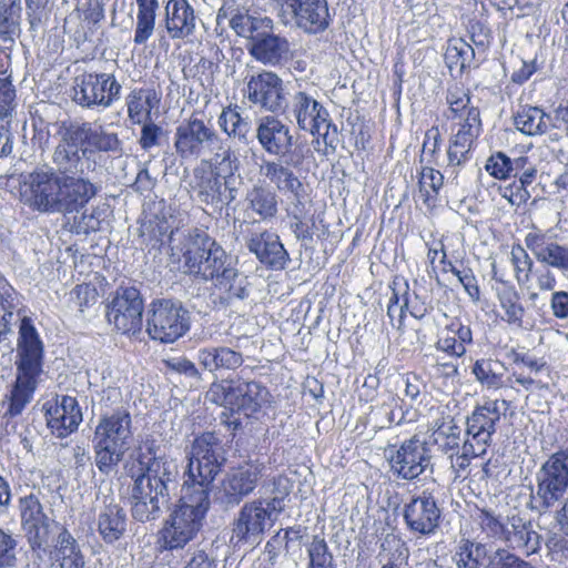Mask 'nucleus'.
Listing matches in <instances>:
<instances>
[{
  "instance_id": "nucleus-1",
  "label": "nucleus",
  "mask_w": 568,
  "mask_h": 568,
  "mask_svg": "<svg viewBox=\"0 0 568 568\" xmlns=\"http://www.w3.org/2000/svg\"><path fill=\"white\" fill-rule=\"evenodd\" d=\"M20 200L40 213L71 214L82 210L98 193L87 178L59 175L42 166L21 175Z\"/></svg>"
},
{
  "instance_id": "nucleus-2",
  "label": "nucleus",
  "mask_w": 568,
  "mask_h": 568,
  "mask_svg": "<svg viewBox=\"0 0 568 568\" xmlns=\"http://www.w3.org/2000/svg\"><path fill=\"white\" fill-rule=\"evenodd\" d=\"M145 452L138 456L141 473L132 488V517L141 523L154 520L161 507L169 501L170 487L174 483L175 466L164 458L160 447L146 440Z\"/></svg>"
},
{
  "instance_id": "nucleus-3",
  "label": "nucleus",
  "mask_w": 568,
  "mask_h": 568,
  "mask_svg": "<svg viewBox=\"0 0 568 568\" xmlns=\"http://www.w3.org/2000/svg\"><path fill=\"white\" fill-rule=\"evenodd\" d=\"M44 345L33 320L23 315L18 327L16 348L17 381L7 403L3 417L22 413L32 399L38 377L42 372ZM6 403H3V406Z\"/></svg>"
},
{
  "instance_id": "nucleus-4",
  "label": "nucleus",
  "mask_w": 568,
  "mask_h": 568,
  "mask_svg": "<svg viewBox=\"0 0 568 568\" xmlns=\"http://www.w3.org/2000/svg\"><path fill=\"white\" fill-rule=\"evenodd\" d=\"M530 509L538 515L554 514L561 529H568V448L551 453L539 466Z\"/></svg>"
},
{
  "instance_id": "nucleus-5",
  "label": "nucleus",
  "mask_w": 568,
  "mask_h": 568,
  "mask_svg": "<svg viewBox=\"0 0 568 568\" xmlns=\"http://www.w3.org/2000/svg\"><path fill=\"white\" fill-rule=\"evenodd\" d=\"M210 508L209 491L182 488L179 505L171 511L160 531L163 547L168 550L182 549L200 532Z\"/></svg>"
},
{
  "instance_id": "nucleus-6",
  "label": "nucleus",
  "mask_w": 568,
  "mask_h": 568,
  "mask_svg": "<svg viewBox=\"0 0 568 568\" xmlns=\"http://www.w3.org/2000/svg\"><path fill=\"white\" fill-rule=\"evenodd\" d=\"M131 416L116 410L100 418L93 436V449L98 469L109 475L122 462L132 437Z\"/></svg>"
},
{
  "instance_id": "nucleus-7",
  "label": "nucleus",
  "mask_w": 568,
  "mask_h": 568,
  "mask_svg": "<svg viewBox=\"0 0 568 568\" xmlns=\"http://www.w3.org/2000/svg\"><path fill=\"white\" fill-rule=\"evenodd\" d=\"M501 405H505V400L501 402ZM500 416V403L489 400L483 406L476 407L467 418L466 439L462 447V454L456 457L450 455V466L456 478L466 477L471 457H479L486 453Z\"/></svg>"
},
{
  "instance_id": "nucleus-8",
  "label": "nucleus",
  "mask_w": 568,
  "mask_h": 568,
  "mask_svg": "<svg viewBox=\"0 0 568 568\" xmlns=\"http://www.w3.org/2000/svg\"><path fill=\"white\" fill-rule=\"evenodd\" d=\"M288 489L280 490L272 498H258L245 503L233 523L232 540L236 544L260 542L264 532L271 529L284 511Z\"/></svg>"
},
{
  "instance_id": "nucleus-9",
  "label": "nucleus",
  "mask_w": 568,
  "mask_h": 568,
  "mask_svg": "<svg viewBox=\"0 0 568 568\" xmlns=\"http://www.w3.org/2000/svg\"><path fill=\"white\" fill-rule=\"evenodd\" d=\"M184 272L215 282L233 264L231 256L205 233L184 236L182 247Z\"/></svg>"
},
{
  "instance_id": "nucleus-10",
  "label": "nucleus",
  "mask_w": 568,
  "mask_h": 568,
  "mask_svg": "<svg viewBox=\"0 0 568 568\" xmlns=\"http://www.w3.org/2000/svg\"><path fill=\"white\" fill-rule=\"evenodd\" d=\"M231 164V152H224L217 164L194 169L193 190L200 202L215 210H222L234 202L239 195L240 181L232 169L224 173L223 166Z\"/></svg>"
},
{
  "instance_id": "nucleus-11",
  "label": "nucleus",
  "mask_w": 568,
  "mask_h": 568,
  "mask_svg": "<svg viewBox=\"0 0 568 568\" xmlns=\"http://www.w3.org/2000/svg\"><path fill=\"white\" fill-rule=\"evenodd\" d=\"M268 390L256 382L222 379L211 384L206 399L246 418L268 403Z\"/></svg>"
},
{
  "instance_id": "nucleus-12",
  "label": "nucleus",
  "mask_w": 568,
  "mask_h": 568,
  "mask_svg": "<svg viewBox=\"0 0 568 568\" xmlns=\"http://www.w3.org/2000/svg\"><path fill=\"white\" fill-rule=\"evenodd\" d=\"M187 479L183 488L201 487L209 491V486L221 471L225 463L224 450L217 436L204 433L196 437L187 456Z\"/></svg>"
},
{
  "instance_id": "nucleus-13",
  "label": "nucleus",
  "mask_w": 568,
  "mask_h": 568,
  "mask_svg": "<svg viewBox=\"0 0 568 568\" xmlns=\"http://www.w3.org/2000/svg\"><path fill=\"white\" fill-rule=\"evenodd\" d=\"M290 110L301 130L322 136L326 146L336 148L339 142L338 129L332 123L327 109L313 95L305 91L295 92Z\"/></svg>"
},
{
  "instance_id": "nucleus-14",
  "label": "nucleus",
  "mask_w": 568,
  "mask_h": 568,
  "mask_svg": "<svg viewBox=\"0 0 568 568\" xmlns=\"http://www.w3.org/2000/svg\"><path fill=\"white\" fill-rule=\"evenodd\" d=\"M190 328L189 312L179 301L162 298L153 301L146 318L149 336L161 343H173Z\"/></svg>"
},
{
  "instance_id": "nucleus-15",
  "label": "nucleus",
  "mask_w": 568,
  "mask_h": 568,
  "mask_svg": "<svg viewBox=\"0 0 568 568\" xmlns=\"http://www.w3.org/2000/svg\"><path fill=\"white\" fill-rule=\"evenodd\" d=\"M54 125L59 142L51 155L53 170L59 175L84 178L85 172L92 168L91 150L82 144L72 123L60 122Z\"/></svg>"
},
{
  "instance_id": "nucleus-16",
  "label": "nucleus",
  "mask_w": 568,
  "mask_h": 568,
  "mask_svg": "<svg viewBox=\"0 0 568 568\" xmlns=\"http://www.w3.org/2000/svg\"><path fill=\"white\" fill-rule=\"evenodd\" d=\"M264 465L258 462H246L230 468L221 479L216 499L225 508L239 506L257 487L264 475Z\"/></svg>"
},
{
  "instance_id": "nucleus-17",
  "label": "nucleus",
  "mask_w": 568,
  "mask_h": 568,
  "mask_svg": "<svg viewBox=\"0 0 568 568\" xmlns=\"http://www.w3.org/2000/svg\"><path fill=\"white\" fill-rule=\"evenodd\" d=\"M121 88L113 74L83 73L74 78L72 100L84 108H109L120 99Z\"/></svg>"
},
{
  "instance_id": "nucleus-18",
  "label": "nucleus",
  "mask_w": 568,
  "mask_h": 568,
  "mask_svg": "<svg viewBox=\"0 0 568 568\" xmlns=\"http://www.w3.org/2000/svg\"><path fill=\"white\" fill-rule=\"evenodd\" d=\"M220 143L221 138L214 128L194 114L179 124L174 134V148L182 159H197L205 150H212Z\"/></svg>"
},
{
  "instance_id": "nucleus-19",
  "label": "nucleus",
  "mask_w": 568,
  "mask_h": 568,
  "mask_svg": "<svg viewBox=\"0 0 568 568\" xmlns=\"http://www.w3.org/2000/svg\"><path fill=\"white\" fill-rule=\"evenodd\" d=\"M217 24L226 22L229 27L242 38L251 40L256 33L271 31L273 21L262 17L253 9L252 0H224L217 12Z\"/></svg>"
},
{
  "instance_id": "nucleus-20",
  "label": "nucleus",
  "mask_w": 568,
  "mask_h": 568,
  "mask_svg": "<svg viewBox=\"0 0 568 568\" xmlns=\"http://www.w3.org/2000/svg\"><path fill=\"white\" fill-rule=\"evenodd\" d=\"M390 471L397 478L413 480L430 466V454L425 442L416 436L388 450Z\"/></svg>"
},
{
  "instance_id": "nucleus-21",
  "label": "nucleus",
  "mask_w": 568,
  "mask_h": 568,
  "mask_svg": "<svg viewBox=\"0 0 568 568\" xmlns=\"http://www.w3.org/2000/svg\"><path fill=\"white\" fill-rule=\"evenodd\" d=\"M143 302L140 292L134 287L116 291L108 307L109 323L122 334H134L142 327Z\"/></svg>"
},
{
  "instance_id": "nucleus-22",
  "label": "nucleus",
  "mask_w": 568,
  "mask_h": 568,
  "mask_svg": "<svg viewBox=\"0 0 568 568\" xmlns=\"http://www.w3.org/2000/svg\"><path fill=\"white\" fill-rule=\"evenodd\" d=\"M245 95L252 104L271 113L286 106L283 80L271 71L252 75L246 83Z\"/></svg>"
},
{
  "instance_id": "nucleus-23",
  "label": "nucleus",
  "mask_w": 568,
  "mask_h": 568,
  "mask_svg": "<svg viewBox=\"0 0 568 568\" xmlns=\"http://www.w3.org/2000/svg\"><path fill=\"white\" fill-rule=\"evenodd\" d=\"M284 14H290L295 26L307 33H318L329 26L326 0H272Z\"/></svg>"
},
{
  "instance_id": "nucleus-24",
  "label": "nucleus",
  "mask_w": 568,
  "mask_h": 568,
  "mask_svg": "<svg viewBox=\"0 0 568 568\" xmlns=\"http://www.w3.org/2000/svg\"><path fill=\"white\" fill-rule=\"evenodd\" d=\"M525 246L540 264L568 272V245L557 242L547 232L532 227L524 239Z\"/></svg>"
},
{
  "instance_id": "nucleus-25",
  "label": "nucleus",
  "mask_w": 568,
  "mask_h": 568,
  "mask_svg": "<svg viewBox=\"0 0 568 568\" xmlns=\"http://www.w3.org/2000/svg\"><path fill=\"white\" fill-rule=\"evenodd\" d=\"M47 426L59 438H64L78 429L82 422V412L75 397L57 396L44 403Z\"/></svg>"
},
{
  "instance_id": "nucleus-26",
  "label": "nucleus",
  "mask_w": 568,
  "mask_h": 568,
  "mask_svg": "<svg viewBox=\"0 0 568 568\" xmlns=\"http://www.w3.org/2000/svg\"><path fill=\"white\" fill-rule=\"evenodd\" d=\"M403 517L410 531L427 536L438 528L442 511L432 494L423 491L404 506Z\"/></svg>"
},
{
  "instance_id": "nucleus-27",
  "label": "nucleus",
  "mask_w": 568,
  "mask_h": 568,
  "mask_svg": "<svg viewBox=\"0 0 568 568\" xmlns=\"http://www.w3.org/2000/svg\"><path fill=\"white\" fill-rule=\"evenodd\" d=\"M260 174L274 186L276 191L288 199L295 209H300L304 199V185L300 178L288 166L287 162L281 160H263L260 165Z\"/></svg>"
},
{
  "instance_id": "nucleus-28",
  "label": "nucleus",
  "mask_w": 568,
  "mask_h": 568,
  "mask_svg": "<svg viewBox=\"0 0 568 568\" xmlns=\"http://www.w3.org/2000/svg\"><path fill=\"white\" fill-rule=\"evenodd\" d=\"M256 139L271 155H285L293 145L291 129L275 115L261 116L256 122Z\"/></svg>"
},
{
  "instance_id": "nucleus-29",
  "label": "nucleus",
  "mask_w": 568,
  "mask_h": 568,
  "mask_svg": "<svg viewBox=\"0 0 568 568\" xmlns=\"http://www.w3.org/2000/svg\"><path fill=\"white\" fill-rule=\"evenodd\" d=\"M247 248L271 270H284L290 262V255L280 236L270 231L253 233L247 240Z\"/></svg>"
},
{
  "instance_id": "nucleus-30",
  "label": "nucleus",
  "mask_w": 568,
  "mask_h": 568,
  "mask_svg": "<svg viewBox=\"0 0 568 568\" xmlns=\"http://www.w3.org/2000/svg\"><path fill=\"white\" fill-rule=\"evenodd\" d=\"M250 54L267 65H277L287 60L290 54L288 41L271 31L256 33L247 44Z\"/></svg>"
},
{
  "instance_id": "nucleus-31",
  "label": "nucleus",
  "mask_w": 568,
  "mask_h": 568,
  "mask_svg": "<svg viewBox=\"0 0 568 568\" xmlns=\"http://www.w3.org/2000/svg\"><path fill=\"white\" fill-rule=\"evenodd\" d=\"M503 540L514 550L525 556L536 554L540 549L541 537L532 528L531 523L513 516L507 518V528Z\"/></svg>"
},
{
  "instance_id": "nucleus-32",
  "label": "nucleus",
  "mask_w": 568,
  "mask_h": 568,
  "mask_svg": "<svg viewBox=\"0 0 568 568\" xmlns=\"http://www.w3.org/2000/svg\"><path fill=\"white\" fill-rule=\"evenodd\" d=\"M194 9L187 0H170L165 7V28L172 39L191 36L196 26Z\"/></svg>"
},
{
  "instance_id": "nucleus-33",
  "label": "nucleus",
  "mask_w": 568,
  "mask_h": 568,
  "mask_svg": "<svg viewBox=\"0 0 568 568\" xmlns=\"http://www.w3.org/2000/svg\"><path fill=\"white\" fill-rule=\"evenodd\" d=\"M200 365L209 371H236L243 365L242 353L226 346L206 347L197 353Z\"/></svg>"
},
{
  "instance_id": "nucleus-34",
  "label": "nucleus",
  "mask_w": 568,
  "mask_h": 568,
  "mask_svg": "<svg viewBox=\"0 0 568 568\" xmlns=\"http://www.w3.org/2000/svg\"><path fill=\"white\" fill-rule=\"evenodd\" d=\"M82 144L93 151L118 152L121 150V142L115 133L106 132L101 126L95 129L89 122L72 123Z\"/></svg>"
},
{
  "instance_id": "nucleus-35",
  "label": "nucleus",
  "mask_w": 568,
  "mask_h": 568,
  "mask_svg": "<svg viewBox=\"0 0 568 568\" xmlns=\"http://www.w3.org/2000/svg\"><path fill=\"white\" fill-rule=\"evenodd\" d=\"M14 313L19 318L24 315L20 295L9 283L0 281V344L12 334Z\"/></svg>"
},
{
  "instance_id": "nucleus-36",
  "label": "nucleus",
  "mask_w": 568,
  "mask_h": 568,
  "mask_svg": "<svg viewBox=\"0 0 568 568\" xmlns=\"http://www.w3.org/2000/svg\"><path fill=\"white\" fill-rule=\"evenodd\" d=\"M126 529V515L118 504L106 505L98 516V531L106 544L119 540Z\"/></svg>"
},
{
  "instance_id": "nucleus-37",
  "label": "nucleus",
  "mask_w": 568,
  "mask_h": 568,
  "mask_svg": "<svg viewBox=\"0 0 568 568\" xmlns=\"http://www.w3.org/2000/svg\"><path fill=\"white\" fill-rule=\"evenodd\" d=\"M84 557L77 540L63 529L58 536L50 568H84Z\"/></svg>"
},
{
  "instance_id": "nucleus-38",
  "label": "nucleus",
  "mask_w": 568,
  "mask_h": 568,
  "mask_svg": "<svg viewBox=\"0 0 568 568\" xmlns=\"http://www.w3.org/2000/svg\"><path fill=\"white\" fill-rule=\"evenodd\" d=\"M220 129L229 136L247 143L252 126L248 118L242 116L237 104H229L219 115Z\"/></svg>"
},
{
  "instance_id": "nucleus-39",
  "label": "nucleus",
  "mask_w": 568,
  "mask_h": 568,
  "mask_svg": "<svg viewBox=\"0 0 568 568\" xmlns=\"http://www.w3.org/2000/svg\"><path fill=\"white\" fill-rule=\"evenodd\" d=\"M550 119L542 109L525 105L516 113L514 124L526 135H541L549 129Z\"/></svg>"
},
{
  "instance_id": "nucleus-40",
  "label": "nucleus",
  "mask_w": 568,
  "mask_h": 568,
  "mask_svg": "<svg viewBox=\"0 0 568 568\" xmlns=\"http://www.w3.org/2000/svg\"><path fill=\"white\" fill-rule=\"evenodd\" d=\"M455 560L457 568H491L493 552L484 544L463 540Z\"/></svg>"
},
{
  "instance_id": "nucleus-41",
  "label": "nucleus",
  "mask_w": 568,
  "mask_h": 568,
  "mask_svg": "<svg viewBox=\"0 0 568 568\" xmlns=\"http://www.w3.org/2000/svg\"><path fill=\"white\" fill-rule=\"evenodd\" d=\"M159 103L156 93L148 89L133 90L126 97L129 119L134 124H142L150 121L151 111Z\"/></svg>"
},
{
  "instance_id": "nucleus-42",
  "label": "nucleus",
  "mask_w": 568,
  "mask_h": 568,
  "mask_svg": "<svg viewBox=\"0 0 568 568\" xmlns=\"http://www.w3.org/2000/svg\"><path fill=\"white\" fill-rule=\"evenodd\" d=\"M248 209L262 220H271L277 214V195L275 191L256 184L246 194Z\"/></svg>"
},
{
  "instance_id": "nucleus-43",
  "label": "nucleus",
  "mask_w": 568,
  "mask_h": 568,
  "mask_svg": "<svg viewBox=\"0 0 568 568\" xmlns=\"http://www.w3.org/2000/svg\"><path fill=\"white\" fill-rule=\"evenodd\" d=\"M138 6L134 43L144 44L153 34L155 28L158 0H135Z\"/></svg>"
},
{
  "instance_id": "nucleus-44",
  "label": "nucleus",
  "mask_w": 568,
  "mask_h": 568,
  "mask_svg": "<svg viewBox=\"0 0 568 568\" xmlns=\"http://www.w3.org/2000/svg\"><path fill=\"white\" fill-rule=\"evenodd\" d=\"M138 6L134 43L144 44L153 34L155 28L158 0H135Z\"/></svg>"
},
{
  "instance_id": "nucleus-45",
  "label": "nucleus",
  "mask_w": 568,
  "mask_h": 568,
  "mask_svg": "<svg viewBox=\"0 0 568 568\" xmlns=\"http://www.w3.org/2000/svg\"><path fill=\"white\" fill-rule=\"evenodd\" d=\"M379 557L385 561L383 566L394 568H409V549L404 540L395 535H387L381 545Z\"/></svg>"
},
{
  "instance_id": "nucleus-46",
  "label": "nucleus",
  "mask_w": 568,
  "mask_h": 568,
  "mask_svg": "<svg viewBox=\"0 0 568 568\" xmlns=\"http://www.w3.org/2000/svg\"><path fill=\"white\" fill-rule=\"evenodd\" d=\"M214 285L226 293V298L244 300L248 296V281L247 277L231 264L224 273L214 282Z\"/></svg>"
},
{
  "instance_id": "nucleus-47",
  "label": "nucleus",
  "mask_w": 568,
  "mask_h": 568,
  "mask_svg": "<svg viewBox=\"0 0 568 568\" xmlns=\"http://www.w3.org/2000/svg\"><path fill=\"white\" fill-rule=\"evenodd\" d=\"M498 300L500 307L505 312L503 320L506 321L509 325L521 327L525 308L520 303V296L517 290L514 286L504 288L498 294Z\"/></svg>"
},
{
  "instance_id": "nucleus-48",
  "label": "nucleus",
  "mask_w": 568,
  "mask_h": 568,
  "mask_svg": "<svg viewBox=\"0 0 568 568\" xmlns=\"http://www.w3.org/2000/svg\"><path fill=\"white\" fill-rule=\"evenodd\" d=\"M527 247L514 244L510 250V263L514 268V276L520 286H528L531 282V274L535 270L532 257L528 254Z\"/></svg>"
},
{
  "instance_id": "nucleus-49",
  "label": "nucleus",
  "mask_w": 568,
  "mask_h": 568,
  "mask_svg": "<svg viewBox=\"0 0 568 568\" xmlns=\"http://www.w3.org/2000/svg\"><path fill=\"white\" fill-rule=\"evenodd\" d=\"M449 105L447 119L452 121L463 120L470 109H478L470 104V97L467 90L458 84L452 85L446 95Z\"/></svg>"
},
{
  "instance_id": "nucleus-50",
  "label": "nucleus",
  "mask_w": 568,
  "mask_h": 568,
  "mask_svg": "<svg viewBox=\"0 0 568 568\" xmlns=\"http://www.w3.org/2000/svg\"><path fill=\"white\" fill-rule=\"evenodd\" d=\"M308 565L306 568H336L327 542L320 536H313L306 546Z\"/></svg>"
},
{
  "instance_id": "nucleus-51",
  "label": "nucleus",
  "mask_w": 568,
  "mask_h": 568,
  "mask_svg": "<svg viewBox=\"0 0 568 568\" xmlns=\"http://www.w3.org/2000/svg\"><path fill=\"white\" fill-rule=\"evenodd\" d=\"M497 362L491 359H478L473 366L476 379L489 389H498L503 386V376L496 372Z\"/></svg>"
},
{
  "instance_id": "nucleus-52",
  "label": "nucleus",
  "mask_w": 568,
  "mask_h": 568,
  "mask_svg": "<svg viewBox=\"0 0 568 568\" xmlns=\"http://www.w3.org/2000/svg\"><path fill=\"white\" fill-rule=\"evenodd\" d=\"M397 285V282H394V286ZM404 293L402 297L399 296V292L393 287L392 296L389 297V302L387 305V316L393 327L400 328L403 325V321L405 317V311L409 306V297H408V284L404 282Z\"/></svg>"
},
{
  "instance_id": "nucleus-53",
  "label": "nucleus",
  "mask_w": 568,
  "mask_h": 568,
  "mask_svg": "<svg viewBox=\"0 0 568 568\" xmlns=\"http://www.w3.org/2000/svg\"><path fill=\"white\" fill-rule=\"evenodd\" d=\"M474 141L475 139H471V134L467 136L465 133H454L447 151L449 164L460 165L464 163L467 160Z\"/></svg>"
},
{
  "instance_id": "nucleus-54",
  "label": "nucleus",
  "mask_w": 568,
  "mask_h": 568,
  "mask_svg": "<svg viewBox=\"0 0 568 568\" xmlns=\"http://www.w3.org/2000/svg\"><path fill=\"white\" fill-rule=\"evenodd\" d=\"M477 520L487 536L503 540L507 528V521L504 523L499 516H496L493 511L487 509L479 510Z\"/></svg>"
},
{
  "instance_id": "nucleus-55",
  "label": "nucleus",
  "mask_w": 568,
  "mask_h": 568,
  "mask_svg": "<svg viewBox=\"0 0 568 568\" xmlns=\"http://www.w3.org/2000/svg\"><path fill=\"white\" fill-rule=\"evenodd\" d=\"M447 264L449 266L448 270L458 278L470 300L473 302H478L480 300V290L473 270L469 267L459 270L454 266L452 262H448Z\"/></svg>"
},
{
  "instance_id": "nucleus-56",
  "label": "nucleus",
  "mask_w": 568,
  "mask_h": 568,
  "mask_svg": "<svg viewBox=\"0 0 568 568\" xmlns=\"http://www.w3.org/2000/svg\"><path fill=\"white\" fill-rule=\"evenodd\" d=\"M19 507L23 525L47 520V517L42 511V506L34 495L20 498Z\"/></svg>"
},
{
  "instance_id": "nucleus-57",
  "label": "nucleus",
  "mask_w": 568,
  "mask_h": 568,
  "mask_svg": "<svg viewBox=\"0 0 568 568\" xmlns=\"http://www.w3.org/2000/svg\"><path fill=\"white\" fill-rule=\"evenodd\" d=\"M446 57L464 69L474 57V49L463 39H457L448 45Z\"/></svg>"
},
{
  "instance_id": "nucleus-58",
  "label": "nucleus",
  "mask_w": 568,
  "mask_h": 568,
  "mask_svg": "<svg viewBox=\"0 0 568 568\" xmlns=\"http://www.w3.org/2000/svg\"><path fill=\"white\" fill-rule=\"evenodd\" d=\"M16 546L13 537L0 527V568H17Z\"/></svg>"
},
{
  "instance_id": "nucleus-59",
  "label": "nucleus",
  "mask_w": 568,
  "mask_h": 568,
  "mask_svg": "<svg viewBox=\"0 0 568 568\" xmlns=\"http://www.w3.org/2000/svg\"><path fill=\"white\" fill-rule=\"evenodd\" d=\"M444 175L433 169V168H424L420 173L419 186L420 192H424L428 197L432 194L436 195L439 189L443 186Z\"/></svg>"
},
{
  "instance_id": "nucleus-60",
  "label": "nucleus",
  "mask_w": 568,
  "mask_h": 568,
  "mask_svg": "<svg viewBox=\"0 0 568 568\" xmlns=\"http://www.w3.org/2000/svg\"><path fill=\"white\" fill-rule=\"evenodd\" d=\"M486 170L496 179L505 180L511 176L510 158L498 152L488 159Z\"/></svg>"
},
{
  "instance_id": "nucleus-61",
  "label": "nucleus",
  "mask_w": 568,
  "mask_h": 568,
  "mask_svg": "<svg viewBox=\"0 0 568 568\" xmlns=\"http://www.w3.org/2000/svg\"><path fill=\"white\" fill-rule=\"evenodd\" d=\"M28 538L30 541V545L32 549H41L44 545L49 541V524L48 519L45 521L40 523H30L27 525H23Z\"/></svg>"
},
{
  "instance_id": "nucleus-62",
  "label": "nucleus",
  "mask_w": 568,
  "mask_h": 568,
  "mask_svg": "<svg viewBox=\"0 0 568 568\" xmlns=\"http://www.w3.org/2000/svg\"><path fill=\"white\" fill-rule=\"evenodd\" d=\"M70 296L74 305L82 312L84 307L97 302L98 293L95 287L90 284H79L71 291Z\"/></svg>"
},
{
  "instance_id": "nucleus-63",
  "label": "nucleus",
  "mask_w": 568,
  "mask_h": 568,
  "mask_svg": "<svg viewBox=\"0 0 568 568\" xmlns=\"http://www.w3.org/2000/svg\"><path fill=\"white\" fill-rule=\"evenodd\" d=\"M458 130L456 133L462 134H471V139H477L480 132L481 121L478 109H470L468 111L467 116H464L463 120H456Z\"/></svg>"
},
{
  "instance_id": "nucleus-64",
  "label": "nucleus",
  "mask_w": 568,
  "mask_h": 568,
  "mask_svg": "<svg viewBox=\"0 0 568 568\" xmlns=\"http://www.w3.org/2000/svg\"><path fill=\"white\" fill-rule=\"evenodd\" d=\"M141 136L139 143L143 150H150L151 148L159 145V140L163 134V129L154 122L146 121L142 123Z\"/></svg>"
}]
</instances>
